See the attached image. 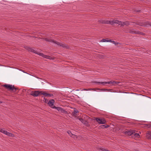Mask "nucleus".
Returning a JSON list of instances; mask_svg holds the SVG:
<instances>
[{"label":"nucleus","mask_w":151,"mask_h":151,"mask_svg":"<svg viewBox=\"0 0 151 151\" xmlns=\"http://www.w3.org/2000/svg\"><path fill=\"white\" fill-rule=\"evenodd\" d=\"M129 32L130 33H134V34H138L139 33V32H136L134 31V30L133 29H132L131 30L129 31Z\"/></svg>","instance_id":"nucleus-13"},{"label":"nucleus","mask_w":151,"mask_h":151,"mask_svg":"<svg viewBox=\"0 0 151 151\" xmlns=\"http://www.w3.org/2000/svg\"><path fill=\"white\" fill-rule=\"evenodd\" d=\"M95 119L100 124H105L106 122V120L104 118H96Z\"/></svg>","instance_id":"nucleus-5"},{"label":"nucleus","mask_w":151,"mask_h":151,"mask_svg":"<svg viewBox=\"0 0 151 151\" xmlns=\"http://www.w3.org/2000/svg\"><path fill=\"white\" fill-rule=\"evenodd\" d=\"M53 108H56L58 111H60L61 109H62V108L60 107H55V106H54L53 107Z\"/></svg>","instance_id":"nucleus-19"},{"label":"nucleus","mask_w":151,"mask_h":151,"mask_svg":"<svg viewBox=\"0 0 151 151\" xmlns=\"http://www.w3.org/2000/svg\"><path fill=\"white\" fill-rule=\"evenodd\" d=\"M0 132L6 134L7 131L5 130L4 129H0Z\"/></svg>","instance_id":"nucleus-16"},{"label":"nucleus","mask_w":151,"mask_h":151,"mask_svg":"<svg viewBox=\"0 0 151 151\" xmlns=\"http://www.w3.org/2000/svg\"><path fill=\"white\" fill-rule=\"evenodd\" d=\"M42 94L46 96L51 97L53 96V95L52 94L48 93L45 92H43L42 93Z\"/></svg>","instance_id":"nucleus-10"},{"label":"nucleus","mask_w":151,"mask_h":151,"mask_svg":"<svg viewBox=\"0 0 151 151\" xmlns=\"http://www.w3.org/2000/svg\"><path fill=\"white\" fill-rule=\"evenodd\" d=\"M113 21L114 24H117L119 25H121V26H123L124 25H128L129 24L128 22H122L117 20H115Z\"/></svg>","instance_id":"nucleus-4"},{"label":"nucleus","mask_w":151,"mask_h":151,"mask_svg":"<svg viewBox=\"0 0 151 151\" xmlns=\"http://www.w3.org/2000/svg\"><path fill=\"white\" fill-rule=\"evenodd\" d=\"M134 135L135 137H136L137 138H139L140 137V135H139V134L138 133H134Z\"/></svg>","instance_id":"nucleus-21"},{"label":"nucleus","mask_w":151,"mask_h":151,"mask_svg":"<svg viewBox=\"0 0 151 151\" xmlns=\"http://www.w3.org/2000/svg\"><path fill=\"white\" fill-rule=\"evenodd\" d=\"M3 86L9 90L13 91L14 90V91L18 89L17 88H15L14 86L12 85L5 84L3 85Z\"/></svg>","instance_id":"nucleus-3"},{"label":"nucleus","mask_w":151,"mask_h":151,"mask_svg":"<svg viewBox=\"0 0 151 151\" xmlns=\"http://www.w3.org/2000/svg\"><path fill=\"white\" fill-rule=\"evenodd\" d=\"M95 83H101L102 84H103L104 83H105V84H110V83H112V84H113V85H114V84H118L119 82H115V81H113V82H112L111 81H109V82H95Z\"/></svg>","instance_id":"nucleus-6"},{"label":"nucleus","mask_w":151,"mask_h":151,"mask_svg":"<svg viewBox=\"0 0 151 151\" xmlns=\"http://www.w3.org/2000/svg\"><path fill=\"white\" fill-rule=\"evenodd\" d=\"M109 127V125H101L100 127H101V128H107V127Z\"/></svg>","instance_id":"nucleus-15"},{"label":"nucleus","mask_w":151,"mask_h":151,"mask_svg":"<svg viewBox=\"0 0 151 151\" xmlns=\"http://www.w3.org/2000/svg\"><path fill=\"white\" fill-rule=\"evenodd\" d=\"M110 42L112 43L113 44H114L115 45H116L117 44H118V43L117 42H115L114 41L111 40V41H110Z\"/></svg>","instance_id":"nucleus-23"},{"label":"nucleus","mask_w":151,"mask_h":151,"mask_svg":"<svg viewBox=\"0 0 151 151\" xmlns=\"http://www.w3.org/2000/svg\"><path fill=\"white\" fill-rule=\"evenodd\" d=\"M45 41H48L49 42H52L54 43H55L57 45H59L63 47L68 48H69V46L65 44L64 43L58 42L56 41L52 40L50 38H46L45 39Z\"/></svg>","instance_id":"nucleus-1"},{"label":"nucleus","mask_w":151,"mask_h":151,"mask_svg":"<svg viewBox=\"0 0 151 151\" xmlns=\"http://www.w3.org/2000/svg\"><path fill=\"white\" fill-rule=\"evenodd\" d=\"M89 89H91V90H90V91H96V90L95 88H89Z\"/></svg>","instance_id":"nucleus-28"},{"label":"nucleus","mask_w":151,"mask_h":151,"mask_svg":"<svg viewBox=\"0 0 151 151\" xmlns=\"http://www.w3.org/2000/svg\"><path fill=\"white\" fill-rule=\"evenodd\" d=\"M111 41V40H108L106 39H103L102 40H101V42H110Z\"/></svg>","instance_id":"nucleus-14"},{"label":"nucleus","mask_w":151,"mask_h":151,"mask_svg":"<svg viewBox=\"0 0 151 151\" xmlns=\"http://www.w3.org/2000/svg\"><path fill=\"white\" fill-rule=\"evenodd\" d=\"M109 24H111V25L113 24H114L113 21V20H112V21H110Z\"/></svg>","instance_id":"nucleus-25"},{"label":"nucleus","mask_w":151,"mask_h":151,"mask_svg":"<svg viewBox=\"0 0 151 151\" xmlns=\"http://www.w3.org/2000/svg\"><path fill=\"white\" fill-rule=\"evenodd\" d=\"M109 20H107L106 21H105L104 22H103V23H106V24H109Z\"/></svg>","instance_id":"nucleus-24"},{"label":"nucleus","mask_w":151,"mask_h":151,"mask_svg":"<svg viewBox=\"0 0 151 151\" xmlns=\"http://www.w3.org/2000/svg\"><path fill=\"white\" fill-rule=\"evenodd\" d=\"M55 103V101L54 99H51L49 101L48 103V104L50 107L53 106Z\"/></svg>","instance_id":"nucleus-9"},{"label":"nucleus","mask_w":151,"mask_h":151,"mask_svg":"<svg viewBox=\"0 0 151 151\" xmlns=\"http://www.w3.org/2000/svg\"><path fill=\"white\" fill-rule=\"evenodd\" d=\"M67 132L68 133V134L71 137H72L73 138H75V137H76V138H77L76 137V136L74 135L73 134H72L71 133V132L70 131H67Z\"/></svg>","instance_id":"nucleus-11"},{"label":"nucleus","mask_w":151,"mask_h":151,"mask_svg":"<svg viewBox=\"0 0 151 151\" xmlns=\"http://www.w3.org/2000/svg\"><path fill=\"white\" fill-rule=\"evenodd\" d=\"M97 90H101V91H102V90H104V91H105V90H106L105 89H97Z\"/></svg>","instance_id":"nucleus-29"},{"label":"nucleus","mask_w":151,"mask_h":151,"mask_svg":"<svg viewBox=\"0 0 151 151\" xmlns=\"http://www.w3.org/2000/svg\"><path fill=\"white\" fill-rule=\"evenodd\" d=\"M79 120L81 121L82 123H84V121L83 119L82 118H79Z\"/></svg>","instance_id":"nucleus-22"},{"label":"nucleus","mask_w":151,"mask_h":151,"mask_svg":"<svg viewBox=\"0 0 151 151\" xmlns=\"http://www.w3.org/2000/svg\"><path fill=\"white\" fill-rule=\"evenodd\" d=\"M60 111L62 113H64L65 114H67V111H66L65 110L63 109V108H62Z\"/></svg>","instance_id":"nucleus-20"},{"label":"nucleus","mask_w":151,"mask_h":151,"mask_svg":"<svg viewBox=\"0 0 151 151\" xmlns=\"http://www.w3.org/2000/svg\"><path fill=\"white\" fill-rule=\"evenodd\" d=\"M40 93L39 91H35L31 92V94L34 96H37Z\"/></svg>","instance_id":"nucleus-7"},{"label":"nucleus","mask_w":151,"mask_h":151,"mask_svg":"<svg viewBox=\"0 0 151 151\" xmlns=\"http://www.w3.org/2000/svg\"><path fill=\"white\" fill-rule=\"evenodd\" d=\"M6 134L10 137H14V135L13 134L7 131Z\"/></svg>","instance_id":"nucleus-12"},{"label":"nucleus","mask_w":151,"mask_h":151,"mask_svg":"<svg viewBox=\"0 0 151 151\" xmlns=\"http://www.w3.org/2000/svg\"><path fill=\"white\" fill-rule=\"evenodd\" d=\"M78 113V111L77 110H74L73 112V115H76L77 113Z\"/></svg>","instance_id":"nucleus-17"},{"label":"nucleus","mask_w":151,"mask_h":151,"mask_svg":"<svg viewBox=\"0 0 151 151\" xmlns=\"http://www.w3.org/2000/svg\"><path fill=\"white\" fill-rule=\"evenodd\" d=\"M91 89H89V88L88 89H83V90H82V91H90V90H91Z\"/></svg>","instance_id":"nucleus-26"},{"label":"nucleus","mask_w":151,"mask_h":151,"mask_svg":"<svg viewBox=\"0 0 151 151\" xmlns=\"http://www.w3.org/2000/svg\"><path fill=\"white\" fill-rule=\"evenodd\" d=\"M139 25H141L142 26H148L147 24H139Z\"/></svg>","instance_id":"nucleus-27"},{"label":"nucleus","mask_w":151,"mask_h":151,"mask_svg":"<svg viewBox=\"0 0 151 151\" xmlns=\"http://www.w3.org/2000/svg\"><path fill=\"white\" fill-rule=\"evenodd\" d=\"M28 50L29 51H30L32 52H33L34 53L40 55V56H42V57L44 58H46L49 59L50 60L53 59V58H52L51 57H50V56L45 55L43 53H40L39 52L37 51L34 50L32 48H29Z\"/></svg>","instance_id":"nucleus-2"},{"label":"nucleus","mask_w":151,"mask_h":151,"mask_svg":"<svg viewBox=\"0 0 151 151\" xmlns=\"http://www.w3.org/2000/svg\"><path fill=\"white\" fill-rule=\"evenodd\" d=\"M135 132L134 130H130L128 131H126L125 133V134L127 135H131L134 133Z\"/></svg>","instance_id":"nucleus-8"},{"label":"nucleus","mask_w":151,"mask_h":151,"mask_svg":"<svg viewBox=\"0 0 151 151\" xmlns=\"http://www.w3.org/2000/svg\"><path fill=\"white\" fill-rule=\"evenodd\" d=\"M46 101H47V99L45 98H44L43 101H45V102L46 103Z\"/></svg>","instance_id":"nucleus-30"},{"label":"nucleus","mask_w":151,"mask_h":151,"mask_svg":"<svg viewBox=\"0 0 151 151\" xmlns=\"http://www.w3.org/2000/svg\"><path fill=\"white\" fill-rule=\"evenodd\" d=\"M1 103V102H0V103Z\"/></svg>","instance_id":"nucleus-31"},{"label":"nucleus","mask_w":151,"mask_h":151,"mask_svg":"<svg viewBox=\"0 0 151 151\" xmlns=\"http://www.w3.org/2000/svg\"><path fill=\"white\" fill-rule=\"evenodd\" d=\"M147 136L149 139H151V132L148 133L147 134Z\"/></svg>","instance_id":"nucleus-18"}]
</instances>
